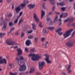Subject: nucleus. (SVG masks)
Masks as SVG:
<instances>
[{
    "label": "nucleus",
    "instance_id": "nucleus-1",
    "mask_svg": "<svg viewBox=\"0 0 75 75\" xmlns=\"http://www.w3.org/2000/svg\"><path fill=\"white\" fill-rule=\"evenodd\" d=\"M16 59L18 62V64L19 65L20 67L19 68V70L21 71H24L27 69V67L25 64H23L22 66L21 65V64L22 63L21 60H23L24 59V57L23 56H20L16 58Z\"/></svg>",
    "mask_w": 75,
    "mask_h": 75
},
{
    "label": "nucleus",
    "instance_id": "nucleus-2",
    "mask_svg": "<svg viewBox=\"0 0 75 75\" xmlns=\"http://www.w3.org/2000/svg\"><path fill=\"white\" fill-rule=\"evenodd\" d=\"M25 3L21 4L20 6H17L15 8V11L16 12V13L18 14L20 12V11L21 10V8L20 7L22 6V7H25Z\"/></svg>",
    "mask_w": 75,
    "mask_h": 75
},
{
    "label": "nucleus",
    "instance_id": "nucleus-3",
    "mask_svg": "<svg viewBox=\"0 0 75 75\" xmlns=\"http://www.w3.org/2000/svg\"><path fill=\"white\" fill-rule=\"evenodd\" d=\"M28 57H32V59L33 61H37V59H39L40 58V57L38 56H36L35 54L31 53L28 55Z\"/></svg>",
    "mask_w": 75,
    "mask_h": 75
},
{
    "label": "nucleus",
    "instance_id": "nucleus-4",
    "mask_svg": "<svg viewBox=\"0 0 75 75\" xmlns=\"http://www.w3.org/2000/svg\"><path fill=\"white\" fill-rule=\"evenodd\" d=\"M72 31H73V29H71L69 30L66 32L63 35L64 38L65 39L66 38H67V37H69V36L71 35V33Z\"/></svg>",
    "mask_w": 75,
    "mask_h": 75
},
{
    "label": "nucleus",
    "instance_id": "nucleus-5",
    "mask_svg": "<svg viewBox=\"0 0 75 75\" xmlns=\"http://www.w3.org/2000/svg\"><path fill=\"white\" fill-rule=\"evenodd\" d=\"M33 19L34 20H35V21L37 23H38L40 21V19H39L38 17H37L36 13H34V14H33Z\"/></svg>",
    "mask_w": 75,
    "mask_h": 75
},
{
    "label": "nucleus",
    "instance_id": "nucleus-6",
    "mask_svg": "<svg viewBox=\"0 0 75 75\" xmlns=\"http://www.w3.org/2000/svg\"><path fill=\"white\" fill-rule=\"evenodd\" d=\"M45 63L44 62H39V68L40 70H41L43 68V66L44 65Z\"/></svg>",
    "mask_w": 75,
    "mask_h": 75
},
{
    "label": "nucleus",
    "instance_id": "nucleus-7",
    "mask_svg": "<svg viewBox=\"0 0 75 75\" xmlns=\"http://www.w3.org/2000/svg\"><path fill=\"white\" fill-rule=\"evenodd\" d=\"M73 42H75V41H70L66 43V45L67 46L69 47H72L73 46Z\"/></svg>",
    "mask_w": 75,
    "mask_h": 75
},
{
    "label": "nucleus",
    "instance_id": "nucleus-8",
    "mask_svg": "<svg viewBox=\"0 0 75 75\" xmlns=\"http://www.w3.org/2000/svg\"><path fill=\"white\" fill-rule=\"evenodd\" d=\"M44 56L46 57L45 60L47 62V63H48L50 64V63H51V61H50L48 59H49V55L47 54H44Z\"/></svg>",
    "mask_w": 75,
    "mask_h": 75
},
{
    "label": "nucleus",
    "instance_id": "nucleus-9",
    "mask_svg": "<svg viewBox=\"0 0 75 75\" xmlns=\"http://www.w3.org/2000/svg\"><path fill=\"white\" fill-rule=\"evenodd\" d=\"M61 31H62V28H59L57 30H55V32H56V33H58L59 35H62V33H60V32Z\"/></svg>",
    "mask_w": 75,
    "mask_h": 75
},
{
    "label": "nucleus",
    "instance_id": "nucleus-10",
    "mask_svg": "<svg viewBox=\"0 0 75 75\" xmlns=\"http://www.w3.org/2000/svg\"><path fill=\"white\" fill-rule=\"evenodd\" d=\"M35 4H30L28 6V7L30 9H33V8L35 7Z\"/></svg>",
    "mask_w": 75,
    "mask_h": 75
},
{
    "label": "nucleus",
    "instance_id": "nucleus-11",
    "mask_svg": "<svg viewBox=\"0 0 75 75\" xmlns=\"http://www.w3.org/2000/svg\"><path fill=\"white\" fill-rule=\"evenodd\" d=\"M0 64H7V62H6V60L4 58L3 59L1 60H0Z\"/></svg>",
    "mask_w": 75,
    "mask_h": 75
},
{
    "label": "nucleus",
    "instance_id": "nucleus-12",
    "mask_svg": "<svg viewBox=\"0 0 75 75\" xmlns=\"http://www.w3.org/2000/svg\"><path fill=\"white\" fill-rule=\"evenodd\" d=\"M4 25L3 26L2 28V29L3 30H5L7 29L6 26L7 25V22L4 21Z\"/></svg>",
    "mask_w": 75,
    "mask_h": 75
},
{
    "label": "nucleus",
    "instance_id": "nucleus-13",
    "mask_svg": "<svg viewBox=\"0 0 75 75\" xmlns=\"http://www.w3.org/2000/svg\"><path fill=\"white\" fill-rule=\"evenodd\" d=\"M48 29L47 28H44L42 30V33L44 34H47L48 33Z\"/></svg>",
    "mask_w": 75,
    "mask_h": 75
},
{
    "label": "nucleus",
    "instance_id": "nucleus-14",
    "mask_svg": "<svg viewBox=\"0 0 75 75\" xmlns=\"http://www.w3.org/2000/svg\"><path fill=\"white\" fill-rule=\"evenodd\" d=\"M17 51L18 52V54H17V55H21L22 54V52L23 51L21 49H18L17 50Z\"/></svg>",
    "mask_w": 75,
    "mask_h": 75
},
{
    "label": "nucleus",
    "instance_id": "nucleus-15",
    "mask_svg": "<svg viewBox=\"0 0 75 75\" xmlns=\"http://www.w3.org/2000/svg\"><path fill=\"white\" fill-rule=\"evenodd\" d=\"M31 40H27L26 42V45L27 46H29L30 44H31Z\"/></svg>",
    "mask_w": 75,
    "mask_h": 75
},
{
    "label": "nucleus",
    "instance_id": "nucleus-16",
    "mask_svg": "<svg viewBox=\"0 0 75 75\" xmlns=\"http://www.w3.org/2000/svg\"><path fill=\"white\" fill-rule=\"evenodd\" d=\"M57 6L59 5L60 6H63L65 5V3H64V2H62L59 3H57Z\"/></svg>",
    "mask_w": 75,
    "mask_h": 75
},
{
    "label": "nucleus",
    "instance_id": "nucleus-17",
    "mask_svg": "<svg viewBox=\"0 0 75 75\" xmlns=\"http://www.w3.org/2000/svg\"><path fill=\"white\" fill-rule=\"evenodd\" d=\"M34 72H35L34 68H31L29 73H30V74H33Z\"/></svg>",
    "mask_w": 75,
    "mask_h": 75
},
{
    "label": "nucleus",
    "instance_id": "nucleus-18",
    "mask_svg": "<svg viewBox=\"0 0 75 75\" xmlns=\"http://www.w3.org/2000/svg\"><path fill=\"white\" fill-rule=\"evenodd\" d=\"M15 44H17V43L15 41H11L10 42V45H13Z\"/></svg>",
    "mask_w": 75,
    "mask_h": 75
},
{
    "label": "nucleus",
    "instance_id": "nucleus-19",
    "mask_svg": "<svg viewBox=\"0 0 75 75\" xmlns=\"http://www.w3.org/2000/svg\"><path fill=\"white\" fill-rule=\"evenodd\" d=\"M44 15H45V12L44 11H42V16H41V18L42 19V18L44 16Z\"/></svg>",
    "mask_w": 75,
    "mask_h": 75
},
{
    "label": "nucleus",
    "instance_id": "nucleus-20",
    "mask_svg": "<svg viewBox=\"0 0 75 75\" xmlns=\"http://www.w3.org/2000/svg\"><path fill=\"white\" fill-rule=\"evenodd\" d=\"M58 16H57L55 17L53 21V22H54V23H56V22L57 21V20H58Z\"/></svg>",
    "mask_w": 75,
    "mask_h": 75
},
{
    "label": "nucleus",
    "instance_id": "nucleus-21",
    "mask_svg": "<svg viewBox=\"0 0 75 75\" xmlns=\"http://www.w3.org/2000/svg\"><path fill=\"white\" fill-rule=\"evenodd\" d=\"M6 44H7V45H10V40L7 39L6 40Z\"/></svg>",
    "mask_w": 75,
    "mask_h": 75
},
{
    "label": "nucleus",
    "instance_id": "nucleus-22",
    "mask_svg": "<svg viewBox=\"0 0 75 75\" xmlns=\"http://www.w3.org/2000/svg\"><path fill=\"white\" fill-rule=\"evenodd\" d=\"M50 1L52 4H55V1L54 0H50Z\"/></svg>",
    "mask_w": 75,
    "mask_h": 75
},
{
    "label": "nucleus",
    "instance_id": "nucleus-23",
    "mask_svg": "<svg viewBox=\"0 0 75 75\" xmlns=\"http://www.w3.org/2000/svg\"><path fill=\"white\" fill-rule=\"evenodd\" d=\"M74 20V18H72L71 19H69V23H72V22H73Z\"/></svg>",
    "mask_w": 75,
    "mask_h": 75
},
{
    "label": "nucleus",
    "instance_id": "nucleus-24",
    "mask_svg": "<svg viewBox=\"0 0 75 75\" xmlns=\"http://www.w3.org/2000/svg\"><path fill=\"white\" fill-rule=\"evenodd\" d=\"M68 13H64L63 14V17L64 18H65V17H67V16H68Z\"/></svg>",
    "mask_w": 75,
    "mask_h": 75
},
{
    "label": "nucleus",
    "instance_id": "nucleus-25",
    "mask_svg": "<svg viewBox=\"0 0 75 75\" xmlns=\"http://www.w3.org/2000/svg\"><path fill=\"white\" fill-rule=\"evenodd\" d=\"M14 29H15V28L13 27L11 28V29L10 30V33H11V32H12L13 31H14Z\"/></svg>",
    "mask_w": 75,
    "mask_h": 75
},
{
    "label": "nucleus",
    "instance_id": "nucleus-26",
    "mask_svg": "<svg viewBox=\"0 0 75 75\" xmlns=\"http://www.w3.org/2000/svg\"><path fill=\"white\" fill-rule=\"evenodd\" d=\"M33 28V30H35V24H32Z\"/></svg>",
    "mask_w": 75,
    "mask_h": 75
},
{
    "label": "nucleus",
    "instance_id": "nucleus-27",
    "mask_svg": "<svg viewBox=\"0 0 75 75\" xmlns=\"http://www.w3.org/2000/svg\"><path fill=\"white\" fill-rule=\"evenodd\" d=\"M34 37L32 35H30L28 36V38L29 39H33L34 38Z\"/></svg>",
    "mask_w": 75,
    "mask_h": 75
},
{
    "label": "nucleus",
    "instance_id": "nucleus-28",
    "mask_svg": "<svg viewBox=\"0 0 75 75\" xmlns=\"http://www.w3.org/2000/svg\"><path fill=\"white\" fill-rule=\"evenodd\" d=\"M33 31V30H31L29 31H28L27 32V33H28V34H31L32 33V32Z\"/></svg>",
    "mask_w": 75,
    "mask_h": 75
},
{
    "label": "nucleus",
    "instance_id": "nucleus-29",
    "mask_svg": "<svg viewBox=\"0 0 75 75\" xmlns=\"http://www.w3.org/2000/svg\"><path fill=\"white\" fill-rule=\"evenodd\" d=\"M15 35H19V30H17L16 32Z\"/></svg>",
    "mask_w": 75,
    "mask_h": 75
},
{
    "label": "nucleus",
    "instance_id": "nucleus-30",
    "mask_svg": "<svg viewBox=\"0 0 75 75\" xmlns=\"http://www.w3.org/2000/svg\"><path fill=\"white\" fill-rule=\"evenodd\" d=\"M35 51V49L34 48H33L31 49L30 50V52H34V51Z\"/></svg>",
    "mask_w": 75,
    "mask_h": 75
},
{
    "label": "nucleus",
    "instance_id": "nucleus-31",
    "mask_svg": "<svg viewBox=\"0 0 75 75\" xmlns=\"http://www.w3.org/2000/svg\"><path fill=\"white\" fill-rule=\"evenodd\" d=\"M10 75H17V73H12L11 72H10Z\"/></svg>",
    "mask_w": 75,
    "mask_h": 75
},
{
    "label": "nucleus",
    "instance_id": "nucleus-32",
    "mask_svg": "<svg viewBox=\"0 0 75 75\" xmlns=\"http://www.w3.org/2000/svg\"><path fill=\"white\" fill-rule=\"evenodd\" d=\"M23 19L21 18V19L20 20V21H19V23H18V25H20L22 22H23Z\"/></svg>",
    "mask_w": 75,
    "mask_h": 75
},
{
    "label": "nucleus",
    "instance_id": "nucleus-33",
    "mask_svg": "<svg viewBox=\"0 0 75 75\" xmlns=\"http://www.w3.org/2000/svg\"><path fill=\"white\" fill-rule=\"evenodd\" d=\"M39 25L40 27H42V22H40Z\"/></svg>",
    "mask_w": 75,
    "mask_h": 75
},
{
    "label": "nucleus",
    "instance_id": "nucleus-34",
    "mask_svg": "<svg viewBox=\"0 0 75 75\" xmlns=\"http://www.w3.org/2000/svg\"><path fill=\"white\" fill-rule=\"evenodd\" d=\"M69 21V18H68L67 19H66L64 20V23H67L68 21Z\"/></svg>",
    "mask_w": 75,
    "mask_h": 75
},
{
    "label": "nucleus",
    "instance_id": "nucleus-35",
    "mask_svg": "<svg viewBox=\"0 0 75 75\" xmlns=\"http://www.w3.org/2000/svg\"><path fill=\"white\" fill-rule=\"evenodd\" d=\"M13 64L11 63L10 64V69H12L13 68Z\"/></svg>",
    "mask_w": 75,
    "mask_h": 75
},
{
    "label": "nucleus",
    "instance_id": "nucleus-36",
    "mask_svg": "<svg viewBox=\"0 0 75 75\" xmlns=\"http://www.w3.org/2000/svg\"><path fill=\"white\" fill-rule=\"evenodd\" d=\"M42 6L44 9H45V3H44L43 4H42Z\"/></svg>",
    "mask_w": 75,
    "mask_h": 75
},
{
    "label": "nucleus",
    "instance_id": "nucleus-37",
    "mask_svg": "<svg viewBox=\"0 0 75 75\" xmlns=\"http://www.w3.org/2000/svg\"><path fill=\"white\" fill-rule=\"evenodd\" d=\"M68 71V74H71V72H72V70L70 69H67Z\"/></svg>",
    "mask_w": 75,
    "mask_h": 75
},
{
    "label": "nucleus",
    "instance_id": "nucleus-38",
    "mask_svg": "<svg viewBox=\"0 0 75 75\" xmlns=\"http://www.w3.org/2000/svg\"><path fill=\"white\" fill-rule=\"evenodd\" d=\"M25 35L24 33L23 32L21 33V37H23V36Z\"/></svg>",
    "mask_w": 75,
    "mask_h": 75
},
{
    "label": "nucleus",
    "instance_id": "nucleus-39",
    "mask_svg": "<svg viewBox=\"0 0 75 75\" xmlns=\"http://www.w3.org/2000/svg\"><path fill=\"white\" fill-rule=\"evenodd\" d=\"M49 28L50 30H53L54 28V27H49Z\"/></svg>",
    "mask_w": 75,
    "mask_h": 75
},
{
    "label": "nucleus",
    "instance_id": "nucleus-40",
    "mask_svg": "<svg viewBox=\"0 0 75 75\" xmlns=\"http://www.w3.org/2000/svg\"><path fill=\"white\" fill-rule=\"evenodd\" d=\"M28 48H25V52H28Z\"/></svg>",
    "mask_w": 75,
    "mask_h": 75
},
{
    "label": "nucleus",
    "instance_id": "nucleus-41",
    "mask_svg": "<svg viewBox=\"0 0 75 75\" xmlns=\"http://www.w3.org/2000/svg\"><path fill=\"white\" fill-rule=\"evenodd\" d=\"M14 25V24L13 23V22H10V26H12Z\"/></svg>",
    "mask_w": 75,
    "mask_h": 75
},
{
    "label": "nucleus",
    "instance_id": "nucleus-42",
    "mask_svg": "<svg viewBox=\"0 0 75 75\" xmlns=\"http://www.w3.org/2000/svg\"><path fill=\"white\" fill-rule=\"evenodd\" d=\"M4 35H5V34L0 33V37H2Z\"/></svg>",
    "mask_w": 75,
    "mask_h": 75
},
{
    "label": "nucleus",
    "instance_id": "nucleus-43",
    "mask_svg": "<svg viewBox=\"0 0 75 75\" xmlns=\"http://www.w3.org/2000/svg\"><path fill=\"white\" fill-rule=\"evenodd\" d=\"M46 20L47 21H50L51 20V18H47Z\"/></svg>",
    "mask_w": 75,
    "mask_h": 75
},
{
    "label": "nucleus",
    "instance_id": "nucleus-44",
    "mask_svg": "<svg viewBox=\"0 0 75 75\" xmlns=\"http://www.w3.org/2000/svg\"><path fill=\"white\" fill-rule=\"evenodd\" d=\"M62 75H67V73L65 72H62Z\"/></svg>",
    "mask_w": 75,
    "mask_h": 75
},
{
    "label": "nucleus",
    "instance_id": "nucleus-45",
    "mask_svg": "<svg viewBox=\"0 0 75 75\" xmlns=\"http://www.w3.org/2000/svg\"><path fill=\"white\" fill-rule=\"evenodd\" d=\"M62 10L63 11H65V8L63 7L61 8Z\"/></svg>",
    "mask_w": 75,
    "mask_h": 75
},
{
    "label": "nucleus",
    "instance_id": "nucleus-46",
    "mask_svg": "<svg viewBox=\"0 0 75 75\" xmlns=\"http://www.w3.org/2000/svg\"><path fill=\"white\" fill-rule=\"evenodd\" d=\"M49 42H47L46 43V44H45V47L46 48H47V44H48Z\"/></svg>",
    "mask_w": 75,
    "mask_h": 75
},
{
    "label": "nucleus",
    "instance_id": "nucleus-47",
    "mask_svg": "<svg viewBox=\"0 0 75 75\" xmlns=\"http://www.w3.org/2000/svg\"><path fill=\"white\" fill-rule=\"evenodd\" d=\"M17 21H18V19H17L14 22L15 24H16L17 23Z\"/></svg>",
    "mask_w": 75,
    "mask_h": 75
},
{
    "label": "nucleus",
    "instance_id": "nucleus-48",
    "mask_svg": "<svg viewBox=\"0 0 75 75\" xmlns=\"http://www.w3.org/2000/svg\"><path fill=\"white\" fill-rule=\"evenodd\" d=\"M55 10V6H54L52 8V11H54Z\"/></svg>",
    "mask_w": 75,
    "mask_h": 75
},
{
    "label": "nucleus",
    "instance_id": "nucleus-49",
    "mask_svg": "<svg viewBox=\"0 0 75 75\" xmlns=\"http://www.w3.org/2000/svg\"><path fill=\"white\" fill-rule=\"evenodd\" d=\"M35 42H37L38 41V38H35Z\"/></svg>",
    "mask_w": 75,
    "mask_h": 75
},
{
    "label": "nucleus",
    "instance_id": "nucleus-50",
    "mask_svg": "<svg viewBox=\"0 0 75 75\" xmlns=\"http://www.w3.org/2000/svg\"><path fill=\"white\" fill-rule=\"evenodd\" d=\"M54 14V13L52 12H50L49 13V15H53Z\"/></svg>",
    "mask_w": 75,
    "mask_h": 75
},
{
    "label": "nucleus",
    "instance_id": "nucleus-51",
    "mask_svg": "<svg viewBox=\"0 0 75 75\" xmlns=\"http://www.w3.org/2000/svg\"><path fill=\"white\" fill-rule=\"evenodd\" d=\"M23 14V12H21L19 14V16H21V15Z\"/></svg>",
    "mask_w": 75,
    "mask_h": 75
},
{
    "label": "nucleus",
    "instance_id": "nucleus-52",
    "mask_svg": "<svg viewBox=\"0 0 75 75\" xmlns=\"http://www.w3.org/2000/svg\"><path fill=\"white\" fill-rule=\"evenodd\" d=\"M42 41H44L45 40V38H42L41 39Z\"/></svg>",
    "mask_w": 75,
    "mask_h": 75
},
{
    "label": "nucleus",
    "instance_id": "nucleus-53",
    "mask_svg": "<svg viewBox=\"0 0 75 75\" xmlns=\"http://www.w3.org/2000/svg\"><path fill=\"white\" fill-rule=\"evenodd\" d=\"M71 67V65H70V66H69L67 68V70L69 69Z\"/></svg>",
    "mask_w": 75,
    "mask_h": 75
},
{
    "label": "nucleus",
    "instance_id": "nucleus-54",
    "mask_svg": "<svg viewBox=\"0 0 75 75\" xmlns=\"http://www.w3.org/2000/svg\"><path fill=\"white\" fill-rule=\"evenodd\" d=\"M75 31H74L73 33L72 34V36H74V34H75Z\"/></svg>",
    "mask_w": 75,
    "mask_h": 75
},
{
    "label": "nucleus",
    "instance_id": "nucleus-55",
    "mask_svg": "<svg viewBox=\"0 0 75 75\" xmlns=\"http://www.w3.org/2000/svg\"><path fill=\"white\" fill-rule=\"evenodd\" d=\"M63 16V14H62L60 16V18H62Z\"/></svg>",
    "mask_w": 75,
    "mask_h": 75
},
{
    "label": "nucleus",
    "instance_id": "nucleus-56",
    "mask_svg": "<svg viewBox=\"0 0 75 75\" xmlns=\"http://www.w3.org/2000/svg\"><path fill=\"white\" fill-rule=\"evenodd\" d=\"M13 16V14L12 13H11L10 14V17H12V16Z\"/></svg>",
    "mask_w": 75,
    "mask_h": 75
},
{
    "label": "nucleus",
    "instance_id": "nucleus-57",
    "mask_svg": "<svg viewBox=\"0 0 75 75\" xmlns=\"http://www.w3.org/2000/svg\"><path fill=\"white\" fill-rule=\"evenodd\" d=\"M29 2H29L28 1H26V2H25V3H26V4H28V3H29Z\"/></svg>",
    "mask_w": 75,
    "mask_h": 75
},
{
    "label": "nucleus",
    "instance_id": "nucleus-58",
    "mask_svg": "<svg viewBox=\"0 0 75 75\" xmlns=\"http://www.w3.org/2000/svg\"><path fill=\"white\" fill-rule=\"evenodd\" d=\"M73 26L74 27H75V23H73Z\"/></svg>",
    "mask_w": 75,
    "mask_h": 75
},
{
    "label": "nucleus",
    "instance_id": "nucleus-59",
    "mask_svg": "<svg viewBox=\"0 0 75 75\" xmlns=\"http://www.w3.org/2000/svg\"><path fill=\"white\" fill-rule=\"evenodd\" d=\"M62 25V23H61V22H60L59 24V25L60 26V25Z\"/></svg>",
    "mask_w": 75,
    "mask_h": 75
},
{
    "label": "nucleus",
    "instance_id": "nucleus-60",
    "mask_svg": "<svg viewBox=\"0 0 75 75\" xmlns=\"http://www.w3.org/2000/svg\"><path fill=\"white\" fill-rule=\"evenodd\" d=\"M17 47H18L16 46V47H13V48H14V49H16V48H17Z\"/></svg>",
    "mask_w": 75,
    "mask_h": 75
},
{
    "label": "nucleus",
    "instance_id": "nucleus-61",
    "mask_svg": "<svg viewBox=\"0 0 75 75\" xmlns=\"http://www.w3.org/2000/svg\"><path fill=\"white\" fill-rule=\"evenodd\" d=\"M36 74H37L38 75H40V73L39 72H37L36 73Z\"/></svg>",
    "mask_w": 75,
    "mask_h": 75
},
{
    "label": "nucleus",
    "instance_id": "nucleus-62",
    "mask_svg": "<svg viewBox=\"0 0 75 75\" xmlns=\"http://www.w3.org/2000/svg\"><path fill=\"white\" fill-rule=\"evenodd\" d=\"M14 5H13L12 6V9H14Z\"/></svg>",
    "mask_w": 75,
    "mask_h": 75
},
{
    "label": "nucleus",
    "instance_id": "nucleus-63",
    "mask_svg": "<svg viewBox=\"0 0 75 75\" xmlns=\"http://www.w3.org/2000/svg\"><path fill=\"white\" fill-rule=\"evenodd\" d=\"M74 8L75 10V3L74 4Z\"/></svg>",
    "mask_w": 75,
    "mask_h": 75
},
{
    "label": "nucleus",
    "instance_id": "nucleus-64",
    "mask_svg": "<svg viewBox=\"0 0 75 75\" xmlns=\"http://www.w3.org/2000/svg\"><path fill=\"white\" fill-rule=\"evenodd\" d=\"M59 21H62V20H61V19L60 18L59 20Z\"/></svg>",
    "mask_w": 75,
    "mask_h": 75
}]
</instances>
